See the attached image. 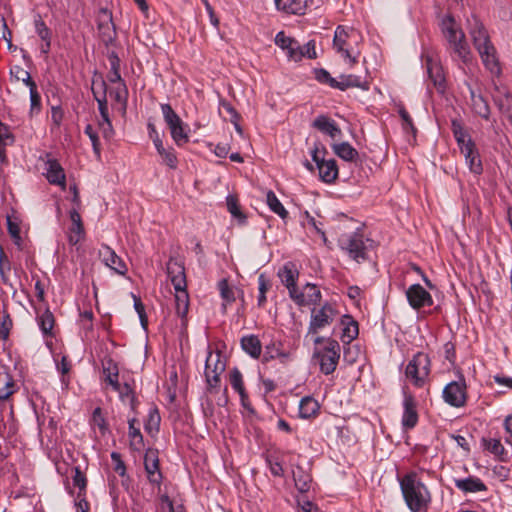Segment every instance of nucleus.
I'll return each mask as SVG.
<instances>
[{
	"mask_svg": "<svg viewBox=\"0 0 512 512\" xmlns=\"http://www.w3.org/2000/svg\"><path fill=\"white\" fill-rule=\"evenodd\" d=\"M504 427L508 434V436L506 437V442L512 445V415L506 417L504 421Z\"/></svg>",
	"mask_w": 512,
	"mask_h": 512,
	"instance_id": "obj_64",
	"label": "nucleus"
},
{
	"mask_svg": "<svg viewBox=\"0 0 512 512\" xmlns=\"http://www.w3.org/2000/svg\"><path fill=\"white\" fill-rule=\"evenodd\" d=\"M297 54H299V61L306 57L308 59L316 58V50L314 41H309L305 45L300 46L298 44Z\"/></svg>",
	"mask_w": 512,
	"mask_h": 512,
	"instance_id": "obj_45",
	"label": "nucleus"
},
{
	"mask_svg": "<svg viewBox=\"0 0 512 512\" xmlns=\"http://www.w3.org/2000/svg\"><path fill=\"white\" fill-rule=\"evenodd\" d=\"M85 134L89 137L92 142L93 151L98 159L101 157V148L100 141L97 133L94 131L93 127L89 124L85 127Z\"/></svg>",
	"mask_w": 512,
	"mask_h": 512,
	"instance_id": "obj_47",
	"label": "nucleus"
},
{
	"mask_svg": "<svg viewBox=\"0 0 512 512\" xmlns=\"http://www.w3.org/2000/svg\"><path fill=\"white\" fill-rule=\"evenodd\" d=\"M90 425L93 430L98 429L101 435H105L108 432V424L105 415L100 407H96L90 419Z\"/></svg>",
	"mask_w": 512,
	"mask_h": 512,
	"instance_id": "obj_33",
	"label": "nucleus"
},
{
	"mask_svg": "<svg viewBox=\"0 0 512 512\" xmlns=\"http://www.w3.org/2000/svg\"><path fill=\"white\" fill-rule=\"evenodd\" d=\"M338 316L336 306L330 302L324 303L320 308H313L308 327V334H317L332 324Z\"/></svg>",
	"mask_w": 512,
	"mask_h": 512,
	"instance_id": "obj_10",
	"label": "nucleus"
},
{
	"mask_svg": "<svg viewBox=\"0 0 512 512\" xmlns=\"http://www.w3.org/2000/svg\"><path fill=\"white\" fill-rule=\"evenodd\" d=\"M406 379L408 382L416 386V356H413V358L409 361L406 371H405Z\"/></svg>",
	"mask_w": 512,
	"mask_h": 512,
	"instance_id": "obj_56",
	"label": "nucleus"
},
{
	"mask_svg": "<svg viewBox=\"0 0 512 512\" xmlns=\"http://www.w3.org/2000/svg\"><path fill=\"white\" fill-rule=\"evenodd\" d=\"M14 393V382L8 373H0V400H6Z\"/></svg>",
	"mask_w": 512,
	"mask_h": 512,
	"instance_id": "obj_38",
	"label": "nucleus"
},
{
	"mask_svg": "<svg viewBox=\"0 0 512 512\" xmlns=\"http://www.w3.org/2000/svg\"><path fill=\"white\" fill-rule=\"evenodd\" d=\"M258 285H259V287H258V289H259L258 305L263 306L266 302V292L270 288V283L266 279V277L263 274H261L258 277Z\"/></svg>",
	"mask_w": 512,
	"mask_h": 512,
	"instance_id": "obj_49",
	"label": "nucleus"
},
{
	"mask_svg": "<svg viewBox=\"0 0 512 512\" xmlns=\"http://www.w3.org/2000/svg\"><path fill=\"white\" fill-rule=\"evenodd\" d=\"M432 304L433 298L431 292L418 284V310L421 307L431 306Z\"/></svg>",
	"mask_w": 512,
	"mask_h": 512,
	"instance_id": "obj_52",
	"label": "nucleus"
},
{
	"mask_svg": "<svg viewBox=\"0 0 512 512\" xmlns=\"http://www.w3.org/2000/svg\"><path fill=\"white\" fill-rule=\"evenodd\" d=\"M454 483L455 486L464 493H476L487 490L485 483L481 479L473 476L465 479H455Z\"/></svg>",
	"mask_w": 512,
	"mask_h": 512,
	"instance_id": "obj_22",
	"label": "nucleus"
},
{
	"mask_svg": "<svg viewBox=\"0 0 512 512\" xmlns=\"http://www.w3.org/2000/svg\"><path fill=\"white\" fill-rule=\"evenodd\" d=\"M100 130L106 139H109L113 135V127L110 118L102 119L99 122Z\"/></svg>",
	"mask_w": 512,
	"mask_h": 512,
	"instance_id": "obj_59",
	"label": "nucleus"
},
{
	"mask_svg": "<svg viewBox=\"0 0 512 512\" xmlns=\"http://www.w3.org/2000/svg\"><path fill=\"white\" fill-rule=\"evenodd\" d=\"M112 390L119 394L122 402L133 405L134 394L131 386L128 383H119V388Z\"/></svg>",
	"mask_w": 512,
	"mask_h": 512,
	"instance_id": "obj_43",
	"label": "nucleus"
},
{
	"mask_svg": "<svg viewBox=\"0 0 512 512\" xmlns=\"http://www.w3.org/2000/svg\"><path fill=\"white\" fill-rule=\"evenodd\" d=\"M430 374V358L427 354L418 352V387L425 382Z\"/></svg>",
	"mask_w": 512,
	"mask_h": 512,
	"instance_id": "obj_36",
	"label": "nucleus"
},
{
	"mask_svg": "<svg viewBox=\"0 0 512 512\" xmlns=\"http://www.w3.org/2000/svg\"><path fill=\"white\" fill-rule=\"evenodd\" d=\"M320 409V405L313 397H303L299 403V416L303 419L315 417Z\"/></svg>",
	"mask_w": 512,
	"mask_h": 512,
	"instance_id": "obj_29",
	"label": "nucleus"
},
{
	"mask_svg": "<svg viewBox=\"0 0 512 512\" xmlns=\"http://www.w3.org/2000/svg\"><path fill=\"white\" fill-rule=\"evenodd\" d=\"M11 326H12V320H11L10 316L8 314H6L3 317V321H2L1 327H0V334L4 338H6L8 336Z\"/></svg>",
	"mask_w": 512,
	"mask_h": 512,
	"instance_id": "obj_62",
	"label": "nucleus"
},
{
	"mask_svg": "<svg viewBox=\"0 0 512 512\" xmlns=\"http://www.w3.org/2000/svg\"><path fill=\"white\" fill-rule=\"evenodd\" d=\"M265 359H278L281 363H285L290 359V352L282 348L281 342H273L266 346Z\"/></svg>",
	"mask_w": 512,
	"mask_h": 512,
	"instance_id": "obj_30",
	"label": "nucleus"
},
{
	"mask_svg": "<svg viewBox=\"0 0 512 512\" xmlns=\"http://www.w3.org/2000/svg\"><path fill=\"white\" fill-rule=\"evenodd\" d=\"M298 271L295 268L294 264L286 263L281 269L278 271V276L281 279V282L288 289L289 296L293 299L294 295L297 293L299 288L296 285L298 279Z\"/></svg>",
	"mask_w": 512,
	"mask_h": 512,
	"instance_id": "obj_17",
	"label": "nucleus"
},
{
	"mask_svg": "<svg viewBox=\"0 0 512 512\" xmlns=\"http://www.w3.org/2000/svg\"><path fill=\"white\" fill-rule=\"evenodd\" d=\"M159 422H160V416H159L158 412L151 411L149 413L148 421L145 424V430L150 434L153 433V431H158Z\"/></svg>",
	"mask_w": 512,
	"mask_h": 512,
	"instance_id": "obj_55",
	"label": "nucleus"
},
{
	"mask_svg": "<svg viewBox=\"0 0 512 512\" xmlns=\"http://www.w3.org/2000/svg\"><path fill=\"white\" fill-rule=\"evenodd\" d=\"M109 93L110 95L114 96L116 101L122 103L126 102L128 91L125 83H121V85L118 84V86L111 90Z\"/></svg>",
	"mask_w": 512,
	"mask_h": 512,
	"instance_id": "obj_57",
	"label": "nucleus"
},
{
	"mask_svg": "<svg viewBox=\"0 0 512 512\" xmlns=\"http://www.w3.org/2000/svg\"><path fill=\"white\" fill-rule=\"evenodd\" d=\"M74 485L77 486L80 491L85 490L86 488V477L85 475L80 471L79 468H75V474L73 477Z\"/></svg>",
	"mask_w": 512,
	"mask_h": 512,
	"instance_id": "obj_60",
	"label": "nucleus"
},
{
	"mask_svg": "<svg viewBox=\"0 0 512 512\" xmlns=\"http://www.w3.org/2000/svg\"><path fill=\"white\" fill-rule=\"evenodd\" d=\"M84 236L83 225H71L68 233V240L71 245H76Z\"/></svg>",
	"mask_w": 512,
	"mask_h": 512,
	"instance_id": "obj_50",
	"label": "nucleus"
},
{
	"mask_svg": "<svg viewBox=\"0 0 512 512\" xmlns=\"http://www.w3.org/2000/svg\"><path fill=\"white\" fill-rule=\"evenodd\" d=\"M440 27L444 38L449 43L454 54L463 63H468L471 60V51L465 40V34L454 17L451 15L444 16Z\"/></svg>",
	"mask_w": 512,
	"mask_h": 512,
	"instance_id": "obj_5",
	"label": "nucleus"
},
{
	"mask_svg": "<svg viewBox=\"0 0 512 512\" xmlns=\"http://www.w3.org/2000/svg\"><path fill=\"white\" fill-rule=\"evenodd\" d=\"M165 123L167 124L171 138L179 147L189 141V127L185 124L170 104L164 103L160 106Z\"/></svg>",
	"mask_w": 512,
	"mask_h": 512,
	"instance_id": "obj_8",
	"label": "nucleus"
},
{
	"mask_svg": "<svg viewBox=\"0 0 512 512\" xmlns=\"http://www.w3.org/2000/svg\"><path fill=\"white\" fill-rule=\"evenodd\" d=\"M275 44L286 52L287 57L295 62L299 61V54H297L298 42L287 36L283 31H280L275 36Z\"/></svg>",
	"mask_w": 512,
	"mask_h": 512,
	"instance_id": "obj_20",
	"label": "nucleus"
},
{
	"mask_svg": "<svg viewBox=\"0 0 512 512\" xmlns=\"http://www.w3.org/2000/svg\"><path fill=\"white\" fill-rule=\"evenodd\" d=\"M320 179L325 183H332L338 176V167L334 159L321 160L317 167Z\"/></svg>",
	"mask_w": 512,
	"mask_h": 512,
	"instance_id": "obj_24",
	"label": "nucleus"
},
{
	"mask_svg": "<svg viewBox=\"0 0 512 512\" xmlns=\"http://www.w3.org/2000/svg\"><path fill=\"white\" fill-rule=\"evenodd\" d=\"M341 325L343 326L341 339L344 343H350L358 336V324L351 316L344 315L341 318Z\"/></svg>",
	"mask_w": 512,
	"mask_h": 512,
	"instance_id": "obj_27",
	"label": "nucleus"
},
{
	"mask_svg": "<svg viewBox=\"0 0 512 512\" xmlns=\"http://www.w3.org/2000/svg\"><path fill=\"white\" fill-rule=\"evenodd\" d=\"M226 202H227L228 211L232 214L233 217L239 218V219L243 217V215L240 211V207H239L235 197L229 195L226 198Z\"/></svg>",
	"mask_w": 512,
	"mask_h": 512,
	"instance_id": "obj_58",
	"label": "nucleus"
},
{
	"mask_svg": "<svg viewBox=\"0 0 512 512\" xmlns=\"http://www.w3.org/2000/svg\"><path fill=\"white\" fill-rule=\"evenodd\" d=\"M38 325L43 334H50L54 326L53 314L49 310H45L41 315L38 316Z\"/></svg>",
	"mask_w": 512,
	"mask_h": 512,
	"instance_id": "obj_40",
	"label": "nucleus"
},
{
	"mask_svg": "<svg viewBox=\"0 0 512 512\" xmlns=\"http://www.w3.org/2000/svg\"><path fill=\"white\" fill-rule=\"evenodd\" d=\"M266 203L270 210L282 219H285L288 216V211L284 208L275 193L271 190L266 193Z\"/></svg>",
	"mask_w": 512,
	"mask_h": 512,
	"instance_id": "obj_37",
	"label": "nucleus"
},
{
	"mask_svg": "<svg viewBox=\"0 0 512 512\" xmlns=\"http://www.w3.org/2000/svg\"><path fill=\"white\" fill-rule=\"evenodd\" d=\"M14 142V136L9 127L0 121V148H5Z\"/></svg>",
	"mask_w": 512,
	"mask_h": 512,
	"instance_id": "obj_51",
	"label": "nucleus"
},
{
	"mask_svg": "<svg viewBox=\"0 0 512 512\" xmlns=\"http://www.w3.org/2000/svg\"><path fill=\"white\" fill-rule=\"evenodd\" d=\"M293 478L295 481V485L299 492L305 493L309 491L312 478L308 472H306L302 467L297 466L293 470Z\"/></svg>",
	"mask_w": 512,
	"mask_h": 512,
	"instance_id": "obj_31",
	"label": "nucleus"
},
{
	"mask_svg": "<svg viewBox=\"0 0 512 512\" xmlns=\"http://www.w3.org/2000/svg\"><path fill=\"white\" fill-rule=\"evenodd\" d=\"M167 274L175 289V311L181 319L182 326L187 325V313L189 309V295L186 290L187 282L185 268L176 259H170L167 263Z\"/></svg>",
	"mask_w": 512,
	"mask_h": 512,
	"instance_id": "obj_2",
	"label": "nucleus"
},
{
	"mask_svg": "<svg viewBox=\"0 0 512 512\" xmlns=\"http://www.w3.org/2000/svg\"><path fill=\"white\" fill-rule=\"evenodd\" d=\"M312 126L332 139L339 138L342 135V131L336 122L326 115L317 116L314 119Z\"/></svg>",
	"mask_w": 512,
	"mask_h": 512,
	"instance_id": "obj_18",
	"label": "nucleus"
},
{
	"mask_svg": "<svg viewBox=\"0 0 512 512\" xmlns=\"http://www.w3.org/2000/svg\"><path fill=\"white\" fill-rule=\"evenodd\" d=\"M401 491L408 508L412 512H416V474L410 472L404 477H399Z\"/></svg>",
	"mask_w": 512,
	"mask_h": 512,
	"instance_id": "obj_14",
	"label": "nucleus"
},
{
	"mask_svg": "<svg viewBox=\"0 0 512 512\" xmlns=\"http://www.w3.org/2000/svg\"><path fill=\"white\" fill-rule=\"evenodd\" d=\"M162 162L170 169H176L178 166V159L174 148L167 147V149L160 154Z\"/></svg>",
	"mask_w": 512,
	"mask_h": 512,
	"instance_id": "obj_44",
	"label": "nucleus"
},
{
	"mask_svg": "<svg viewBox=\"0 0 512 512\" xmlns=\"http://www.w3.org/2000/svg\"><path fill=\"white\" fill-rule=\"evenodd\" d=\"M362 42L361 33L351 27L339 25L333 38V49L350 65L358 61L359 45Z\"/></svg>",
	"mask_w": 512,
	"mask_h": 512,
	"instance_id": "obj_3",
	"label": "nucleus"
},
{
	"mask_svg": "<svg viewBox=\"0 0 512 512\" xmlns=\"http://www.w3.org/2000/svg\"><path fill=\"white\" fill-rule=\"evenodd\" d=\"M241 348L252 358L258 359L262 352V344L256 335H246L241 338Z\"/></svg>",
	"mask_w": 512,
	"mask_h": 512,
	"instance_id": "obj_25",
	"label": "nucleus"
},
{
	"mask_svg": "<svg viewBox=\"0 0 512 512\" xmlns=\"http://www.w3.org/2000/svg\"><path fill=\"white\" fill-rule=\"evenodd\" d=\"M144 466L149 481L153 484H160L162 475L159 470V460L153 452L146 453L144 458Z\"/></svg>",
	"mask_w": 512,
	"mask_h": 512,
	"instance_id": "obj_21",
	"label": "nucleus"
},
{
	"mask_svg": "<svg viewBox=\"0 0 512 512\" xmlns=\"http://www.w3.org/2000/svg\"><path fill=\"white\" fill-rule=\"evenodd\" d=\"M315 344L324 343L322 348L316 349L314 357L318 360L320 370L325 375L332 374L338 365L340 359V345L336 340L324 339L323 337H316Z\"/></svg>",
	"mask_w": 512,
	"mask_h": 512,
	"instance_id": "obj_7",
	"label": "nucleus"
},
{
	"mask_svg": "<svg viewBox=\"0 0 512 512\" xmlns=\"http://www.w3.org/2000/svg\"><path fill=\"white\" fill-rule=\"evenodd\" d=\"M421 60L429 81L438 92L444 93L446 88V77L437 50L433 47L423 46Z\"/></svg>",
	"mask_w": 512,
	"mask_h": 512,
	"instance_id": "obj_6",
	"label": "nucleus"
},
{
	"mask_svg": "<svg viewBox=\"0 0 512 512\" xmlns=\"http://www.w3.org/2000/svg\"><path fill=\"white\" fill-rule=\"evenodd\" d=\"M350 87H357L366 90L368 89V84L365 80L357 75H341L339 79H336V89L344 91Z\"/></svg>",
	"mask_w": 512,
	"mask_h": 512,
	"instance_id": "obj_26",
	"label": "nucleus"
},
{
	"mask_svg": "<svg viewBox=\"0 0 512 512\" xmlns=\"http://www.w3.org/2000/svg\"><path fill=\"white\" fill-rule=\"evenodd\" d=\"M99 256L102 262L119 275H125L127 266L125 262L108 245H102L99 249Z\"/></svg>",
	"mask_w": 512,
	"mask_h": 512,
	"instance_id": "obj_15",
	"label": "nucleus"
},
{
	"mask_svg": "<svg viewBox=\"0 0 512 512\" xmlns=\"http://www.w3.org/2000/svg\"><path fill=\"white\" fill-rule=\"evenodd\" d=\"M332 149L338 157L345 161H355L359 156L357 150L353 148L352 145L348 142L333 144Z\"/></svg>",
	"mask_w": 512,
	"mask_h": 512,
	"instance_id": "obj_32",
	"label": "nucleus"
},
{
	"mask_svg": "<svg viewBox=\"0 0 512 512\" xmlns=\"http://www.w3.org/2000/svg\"><path fill=\"white\" fill-rule=\"evenodd\" d=\"M104 382L112 389L119 388V369L116 362L111 358L103 361Z\"/></svg>",
	"mask_w": 512,
	"mask_h": 512,
	"instance_id": "obj_23",
	"label": "nucleus"
},
{
	"mask_svg": "<svg viewBox=\"0 0 512 512\" xmlns=\"http://www.w3.org/2000/svg\"><path fill=\"white\" fill-rule=\"evenodd\" d=\"M469 34L475 49L478 51L484 66L493 74L500 72L496 49L490 41L487 30L481 21L473 16L468 19Z\"/></svg>",
	"mask_w": 512,
	"mask_h": 512,
	"instance_id": "obj_1",
	"label": "nucleus"
},
{
	"mask_svg": "<svg viewBox=\"0 0 512 512\" xmlns=\"http://www.w3.org/2000/svg\"><path fill=\"white\" fill-rule=\"evenodd\" d=\"M442 397L448 405L461 408L467 401V386L465 379L460 376L458 380L448 383L442 392Z\"/></svg>",
	"mask_w": 512,
	"mask_h": 512,
	"instance_id": "obj_11",
	"label": "nucleus"
},
{
	"mask_svg": "<svg viewBox=\"0 0 512 512\" xmlns=\"http://www.w3.org/2000/svg\"><path fill=\"white\" fill-rule=\"evenodd\" d=\"M451 130L470 172L480 175L483 172V165L475 142L459 120L451 121Z\"/></svg>",
	"mask_w": 512,
	"mask_h": 512,
	"instance_id": "obj_4",
	"label": "nucleus"
},
{
	"mask_svg": "<svg viewBox=\"0 0 512 512\" xmlns=\"http://www.w3.org/2000/svg\"><path fill=\"white\" fill-rule=\"evenodd\" d=\"M320 289L312 283H307L303 289H299L293 297V301L298 306L317 304L321 300Z\"/></svg>",
	"mask_w": 512,
	"mask_h": 512,
	"instance_id": "obj_16",
	"label": "nucleus"
},
{
	"mask_svg": "<svg viewBox=\"0 0 512 512\" xmlns=\"http://www.w3.org/2000/svg\"><path fill=\"white\" fill-rule=\"evenodd\" d=\"M43 170V174L50 184L65 187L66 175L64 169L56 159L50 157V154L46 155Z\"/></svg>",
	"mask_w": 512,
	"mask_h": 512,
	"instance_id": "obj_13",
	"label": "nucleus"
},
{
	"mask_svg": "<svg viewBox=\"0 0 512 512\" xmlns=\"http://www.w3.org/2000/svg\"><path fill=\"white\" fill-rule=\"evenodd\" d=\"M129 423V440L130 447L135 451H141L144 447L143 436L140 432L139 421L136 418H132L128 421Z\"/></svg>",
	"mask_w": 512,
	"mask_h": 512,
	"instance_id": "obj_28",
	"label": "nucleus"
},
{
	"mask_svg": "<svg viewBox=\"0 0 512 512\" xmlns=\"http://www.w3.org/2000/svg\"><path fill=\"white\" fill-rule=\"evenodd\" d=\"M64 113L63 110L58 106H53L51 109V119L54 124L60 125L63 119Z\"/></svg>",
	"mask_w": 512,
	"mask_h": 512,
	"instance_id": "obj_63",
	"label": "nucleus"
},
{
	"mask_svg": "<svg viewBox=\"0 0 512 512\" xmlns=\"http://www.w3.org/2000/svg\"><path fill=\"white\" fill-rule=\"evenodd\" d=\"M404 398V414L402 424L404 428L411 429L416 425V409L413 396L408 393V385L403 387Z\"/></svg>",
	"mask_w": 512,
	"mask_h": 512,
	"instance_id": "obj_19",
	"label": "nucleus"
},
{
	"mask_svg": "<svg viewBox=\"0 0 512 512\" xmlns=\"http://www.w3.org/2000/svg\"><path fill=\"white\" fill-rule=\"evenodd\" d=\"M10 75L16 81H22L26 86H31L35 82L32 80L30 73L19 65H15L10 69Z\"/></svg>",
	"mask_w": 512,
	"mask_h": 512,
	"instance_id": "obj_41",
	"label": "nucleus"
},
{
	"mask_svg": "<svg viewBox=\"0 0 512 512\" xmlns=\"http://www.w3.org/2000/svg\"><path fill=\"white\" fill-rule=\"evenodd\" d=\"M29 93H30V109H29V115L30 117H33L35 115H38L41 111V96L38 92L36 83L31 84L29 86Z\"/></svg>",
	"mask_w": 512,
	"mask_h": 512,
	"instance_id": "obj_39",
	"label": "nucleus"
},
{
	"mask_svg": "<svg viewBox=\"0 0 512 512\" xmlns=\"http://www.w3.org/2000/svg\"><path fill=\"white\" fill-rule=\"evenodd\" d=\"M485 448L495 456H502L505 449L499 439L484 440Z\"/></svg>",
	"mask_w": 512,
	"mask_h": 512,
	"instance_id": "obj_53",
	"label": "nucleus"
},
{
	"mask_svg": "<svg viewBox=\"0 0 512 512\" xmlns=\"http://www.w3.org/2000/svg\"><path fill=\"white\" fill-rule=\"evenodd\" d=\"M471 103L474 112L484 119H488L490 115V108L487 102L480 94H475L471 91Z\"/></svg>",
	"mask_w": 512,
	"mask_h": 512,
	"instance_id": "obj_35",
	"label": "nucleus"
},
{
	"mask_svg": "<svg viewBox=\"0 0 512 512\" xmlns=\"http://www.w3.org/2000/svg\"><path fill=\"white\" fill-rule=\"evenodd\" d=\"M315 78L320 83L328 84L330 87L335 88L336 79L331 77L330 73L325 69L316 70Z\"/></svg>",
	"mask_w": 512,
	"mask_h": 512,
	"instance_id": "obj_54",
	"label": "nucleus"
},
{
	"mask_svg": "<svg viewBox=\"0 0 512 512\" xmlns=\"http://www.w3.org/2000/svg\"><path fill=\"white\" fill-rule=\"evenodd\" d=\"M218 287H219L220 295L226 303H232L235 301L234 290L228 285V282L226 279H222L219 282Z\"/></svg>",
	"mask_w": 512,
	"mask_h": 512,
	"instance_id": "obj_46",
	"label": "nucleus"
},
{
	"mask_svg": "<svg viewBox=\"0 0 512 512\" xmlns=\"http://www.w3.org/2000/svg\"><path fill=\"white\" fill-rule=\"evenodd\" d=\"M225 369V363L221 360L220 353H208L205 363V376L210 387L217 386L219 376Z\"/></svg>",
	"mask_w": 512,
	"mask_h": 512,
	"instance_id": "obj_12",
	"label": "nucleus"
},
{
	"mask_svg": "<svg viewBox=\"0 0 512 512\" xmlns=\"http://www.w3.org/2000/svg\"><path fill=\"white\" fill-rule=\"evenodd\" d=\"M276 8L288 14H301L303 5L301 0H274Z\"/></svg>",
	"mask_w": 512,
	"mask_h": 512,
	"instance_id": "obj_34",
	"label": "nucleus"
},
{
	"mask_svg": "<svg viewBox=\"0 0 512 512\" xmlns=\"http://www.w3.org/2000/svg\"><path fill=\"white\" fill-rule=\"evenodd\" d=\"M339 243L341 248L345 250L348 255L357 262L365 260L368 250L373 246L372 240L364 238L362 234L357 232L343 235L339 239Z\"/></svg>",
	"mask_w": 512,
	"mask_h": 512,
	"instance_id": "obj_9",
	"label": "nucleus"
},
{
	"mask_svg": "<svg viewBox=\"0 0 512 512\" xmlns=\"http://www.w3.org/2000/svg\"><path fill=\"white\" fill-rule=\"evenodd\" d=\"M430 502V494L426 487L418 483V512H426V506Z\"/></svg>",
	"mask_w": 512,
	"mask_h": 512,
	"instance_id": "obj_48",
	"label": "nucleus"
},
{
	"mask_svg": "<svg viewBox=\"0 0 512 512\" xmlns=\"http://www.w3.org/2000/svg\"><path fill=\"white\" fill-rule=\"evenodd\" d=\"M229 381H230V384H231L232 388L238 394L246 392V390L244 388V383H243V376H242V373L240 372V370L238 368H233L230 371Z\"/></svg>",
	"mask_w": 512,
	"mask_h": 512,
	"instance_id": "obj_42",
	"label": "nucleus"
},
{
	"mask_svg": "<svg viewBox=\"0 0 512 512\" xmlns=\"http://www.w3.org/2000/svg\"><path fill=\"white\" fill-rule=\"evenodd\" d=\"M8 232L15 240H20V228L17 223L13 222L9 217L7 219Z\"/></svg>",
	"mask_w": 512,
	"mask_h": 512,
	"instance_id": "obj_61",
	"label": "nucleus"
}]
</instances>
